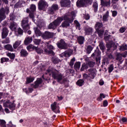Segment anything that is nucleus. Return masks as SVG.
Segmentation results:
<instances>
[{
  "label": "nucleus",
  "mask_w": 127,
  "mask_h": 127,
  "mask_svg": "<svg viewBox=\"0 0 127 127\" xmlns=\"http://www.w3.org/2000/svg\"><path fill=\"white\" fill-rule=\"evenodd\" d=\"M73 54V50H68L60 55V57H70Z\"/></svg>",
  "instance_id": "9"
},
{
  "label": "nucleus",
  "mask_w": 127,
  "mask_h": 127,
  "mask_svg": "<svg viewBox=\"0 0 127 127\" xmlns=\"http://www.w3.org/2000/svg\"><path fill=\"white\" fill-rule=\"evenodd\" d=\"M22 26L25 31H27L30 28L29 25H28V19L27 18H25L22 20Z\"/></svg>",
  "instance_id": "6"
},
{
  "label": "nucleus",
  "mask_w": 127,
  "mask_h": 127,
  "mask_svg": "<svg viewBox=\"0 0 127 127\" xmlns=\"http://www.w3.org/2000/svg\"><path fill=\"white\" fill-rule=\"evenodd\" d=\"M16 27H17V24L14 22H11L10 23L9 28L12 31H15L16 29Z\"/></svg>",
  "instance_id": "19"
},
{
  "label": "nucleus",
  "mask_w": 127,
  "mask_h": 127,
  "mask_svg": "<svg viewBox=\"0 0 127 127\" xmlns=\"http://www.w3.org/2000/svg\"><path fill=\"white\" fill-rule=\"evenodd\" d=\"M41 40L40 39H35L34 40V42L35 44L38 45L40 43Z\"/></svg>",
  "instance_id": "55"
},
{
  "label": "nucleus",
  "mask_w": 127,
  "mask_h": 127,
  "mask_svg": "<svg viewBox=\"0 0 127 127\" xmlns=\"http://www.w3.org/2000/svg\"><path fill=\"white\" fill-rule=\"evenodd\" d=\"M36 52H37L39 54H41V53H43V50H42L41 49L36 47V49H35Z\"/></svg>",
  "instance_id": "44"
},
{
  "label": "nucleus",
  "mask_w": 127,
  "mask_h": 127,
  "mask_svg": "<svg viewBox=\"0 0 127 127\" xmlns=\"http://www.w3.org/2000/svg\"><path fill=\"white\" fill-rule=\"evenodd\" d=\"M8 14L9 13V8L7 6L4 8V14Z\"/></svg>",
  "instance_id": "45"
},
{
  "label": "nucleus",
  "mask_w": 127,
  "mask_h": 127,
  "mask_svg": "<svg viewBox=\"0 0 127 127\" xmlns=\"http://www.w3.org/2000/svg\"><path fill=\"white\" fill-rule=\"evenodd\" d=\"M84 30L85 34H87V35H89V34H91V33L93 32V29L89 27L85 28Z\"/></svg>",
  "instance_id": "21"
},
{
  "label": "nucleus",
  "mask_w": 127,
  "mask_h": 127,
  "mask_svg": "<svg viewBox=\"0 0 127 127\" xmlns=\"http://www.w3.org/2000/svg\"><path fill=\"white\" fill-rule=\"evenodd\" d=\"M75 12H71V13H68L64 15L63 18L64 20H65L64 22L62 23V27H67V26H69L70 25L69 23H72L73 22V20H74L75 18Z\"/></svg>",
  "instance_id": "2"
},
{
  "label": "nucleus",
  "mask_w": 127,
  "mask_h": 127,
  "mask_svg": "<svg viewBox=\"0 0 127 127\" xmlns=\"http://www.w3.org/2000/svg\"><path fill=\"white\" fill-rule=\"evenodd\" d=\"M20 43H21V41H16L13 45V48L16 49V48L20 45Z\"/></svg>",
  "instance_id": "29"
},
{
  "label": "nucleus",
  "mask_w": 127,
  "mask_h": 127,
  "mask_svg": "<svg viewBox=\"0 0 127 127\" xmlns=\"http://www.w3.org/2000/svg\"><path fill=\"white\" fill-rule=\"evenodd\" d=\"M108 17H109V11H107L106 13L103 16V19L104 21H107L108 20Z\"/></svg>",
  "instance_id": "37"
},
{
  "label": "nucleus",
  "mask_w": 127,
  "mask_h": 127,
  "mask_svg": "<svg viewBox=\"0 0 127 127\" xmlns=\"http://www.w3.org/2000/svg\"><path fill=\"white\" fill-rule=\"evenodd\" d=\"M62 20H63V18L62 17L58 18L57 19L55 20L53 23L49 24L48 27L49 29H55V28H56L58 25H59V24L61 23Z\"/></svg>",
  "instance_id": "4"
},
{
  "label": "nucleus",
  "mask_w": 127,
  "mask_h": 127,
  "mask_svg": "<svg viewBox=\"0 0 127 127\" xmlns=\"http://www.w3.org/2000/svg\"><path fill=\"white\" fill-rule=\"evenodd\" d=\"M75 58H73L69 63V65L70 66L71 68L73 67V65H74V62H75Z\"/></svg>",
  "instance_id": "46"
},
{
  "label": "nucleus",
  "mask_w": 127,
  "mask_h": 127,
  "mask_svg": "<svg viewBox=\"0 0 127 127\" xmlns=\"http://www.w3.org/2000/svg\"><path fill=\"white\" fill-rule=\"evenodd\" d=\"M108 106V101L105 100L103 101V106L107 107Z\"/></svg>",
  "instance_id": "60"
},
{
  "label": "nucleus",
  "mask_w": 127,
  "mask_h": 127,
  "mask_svg": "<svg viewBox=\"0 0 127 127\" xmlns=\"http://www.w3.org/2000/svg\"><path fill=\"white\" fill-rule=\"evenodd\" d=\"M85 41V38L83 36H79L77 38V41L79 44H83Z\"/></svg>",
  "instance_id": "22"
},
{
  "label": "nucleus",
  "mask_w": 127,
  "mask_h": 127,
  "mask_svg": "<svg viewBox=\"0 0 127 127\" xmlns=\"http://www.w3.org/2000/svg\"><path fill=\"white\" fill-rule=\"evenodd\" d=\"M9 59L7 58H2L1 59V63H3V62H7Z\"/></svg>",
  "instance_id": "48"
},
{
  "label": "nucleus",
  "mask_w": 127,
  "mask_h": 127,
  "mask_svg": "<svg viewBox=\"0 0 127 127\" xmlns=\"http://www.w3.org/2000/svg\"><path fill=\"white\" fill-rule=\"evenodd\" d=\"M121 121L123 123H126L127 121V119L126 118H123L121 119Z\"/></svg>",
  "instance_id": "62"
},
{
  "label": "nucleus",
  "mask_w": 127,
  "mask_h": 127,
  "mask_svg": "<svg viewBox=\"0 0 127 127\" xmlns=\"http://www.w3.org/2000/svg\"><path fill=\"white\" fill-rule=\"evenodd\" d=\"M88 64L84 63L81 66V71H84V70L85 69L86 70L88 69Z\"/></svg>",
  "instance_id": "33"
},
{
  "label": "nucleus",
  "mask_w": 127,
  "mask_h": 127,
  "mask_svg": "<svg viewBox=\"0 0 127 127\" xmlns=\"http://www.w3.org/2000/svg\"><path fill=\"white\" fill-rule=\"evenodd\" d=\"M127 52L125 53V54H121V56H122L123 57L126 58L127 57Z\"/></svg>",
  "instance_id": "64"
},
{
  "label": "nucleus",
  "mask_w": 127,
  "mask_h": 127,
  "mask_svg": "<svg viewBox=\"0 0 127 127\" xmlns=\"http://www.w3.org/2000/svg\"><path fill=\"white\" fill-rule=\"evenodd\" d=\"M23 33V31H22V29L21 28L18 29V34H19L20 35H22V34Z\"/></svg>",
  "instance_id": "56"
},
{
  "label": "nucleus",
  "mask_w": 127,
  "mask_h": 127,
  "mask_svg": "<svg viewBox=\"0 0 127 127\" xmlns=\"http://www.w3.org/2000/svg\"><path fill=\"white\" fill-rule=\"evenodd\" d=\"M92 50H93V48H92V46H88L87 48V52H89V53H90V52H91V51H92Z\"/></svg>",
  "instance_id": "50"
},
{
  "label": "nucleus",
  "mask_w": 127,
  "mask_h": 127,
  "mask_svg": "<svg viewBox=\"0 0 127 127\" xmlns=\"http://www.w3.org/2000/svg\"><path fill=\"white\" fill-rule=\"evenodd\" d=\"M30 10L33 12L34 11H35L36 10V6L35 5L32 4L30 7Z\"/></svg>",
  "instance_id": "39"
},
{
  "label": "nucleus",
  "mask_w": 127,
  "mask_h": 127,
  "mask_svg": "<svg viewBox=\"0 0 127 127\" xmlns=\"http://www.w3.org/2000/svg\"><path fill=\"white\" fill-rule=\"evenodd\" d=\"M74 23L76 27V29H78V30H80V29H81V28H80V23H79L78 21L77 20L74 21Z\"/></svg>",
  "instance_id": "40"
},
{
  "label": "nucleus",
  "mask_w": 127,
  "mask_h": 127,
  "mask_svg": "<svg viewBox=\"0 0 127 127\" xmlns=\"http://www.w3.org/2000/svg\"><path fill=\"white\" fill-rule=\"evenodd\" d=\"M46 45L47 46V49H45L44 52L46 54H52L54 55V52L53 50L54 49V47L52 45H49L48 43H46Z\"/></svg>",
  "instance_id": "7"
},
{
  "label": "nucleus",
  "mask_w": 127,
  "mask_h": 127,
  "mask_svg": "<svg viewBox=\"0 0 127 127\" xmlns=\"http://www.w3.org/2000/svg\"><path fill=\"white\" fill-rule=\"evenodd\" d=\"M106 98V96L104 95V93H101L100 94L99 97L97 99L98 101L100 102L103 101V99H105Z\"/></svg>",
  "instance_id": "35"
},
{
  "label": "nucleus",
  "mask_w": 127,
  "mask_h": 127,
  "mask_svg": "<svg viewBox=\"0 0 127 127\" xmlns=\"http://www.w3.org/2000/svg\"><path fill=\"white\" fill-rule=\"evenodd\" d=\"M76 85L79 87H81V86L84 85V80L82 79L78 80L76 82Z\"/></svg>",
  "instance_id": "34"
},
{
  "label": "nucleus",
  "mask_w": 127,
  "mask_h": 127,
  "mask_svg": "<svg viewBox=\"0 0 127 127\" xmlns=\"http://www.w3.org/2000/svg\"><path fill=\"white\" fill-rule=\"evenodd\" d=\"M127 45L126 44L122 45L120 46L119 50L120 51H125V50H127Z\"/></svg>",
  "instance_id": "32"
},
{
  "label": "nucleus",
  "mask_w": 127,
  "mask_h": 127,
  "mask_svg": "<svg viewBox=\"0 0 127 127\" xmlns=\"http://www.w3.org/2000/svg\"><path fill=\"white\" fill-rule=\"evenodd\" d=\"M58 10V5L56 4H53L51 7L49 9V13L50 14H53L56 10Z\"/></svg>",
  "instance_id": "13"
},
{
  "label": "nucleus",
  "mask_w": 127,
  "mask_h": 127,
  "mask_svg": "<svg viewBox=\"0 0 127 127\" xmlns=\"http://www.w3.org/2000/svg\"><path fill=\"white\" fill-rule=\"evenodd\" d=\"M97 70L95 68H91L89 69L88 74L84 73L83 75L84 79H88L91 78V79H94L96 76V73Z\"/></svg>",
  "instance_id": "3"
},
{
  "label": "nucleus",
  "mask_w": 127,
  "mask_h": 127,
  "mask_svg": "<svg viewBox=\"0 0 127 127\" xmlns=\"http://www.w3.org/2000/svg\"><path fill=\"white\" fill-rule=\"evenodd\" d=\"M84 17L86 20L90 19V16H89V14L85 15Z\"/></svg>",
  "instance_id": "61"
},
{
  "label": "nucleus",
  "mask_w": 127,
  "mask_h": 127,
  "mask_svg": "<svg viewBox=\"0 0 127 127\" xmlns=\"http://www.w3.org/2000/svg\"><path fill=\"white\" fill-rule=\"evenodd\" d=\"M54 34L50 32H45L42 35V37L43 39H49V38H52Z\"/></svg>",
  "instance_id": "10"
},
{
  "label": "nucleus",
  "mask_w": 127,
  "mask_h": 127,
  "mask_svg": "<svg viewBox=\"0 0 127 127\" xmlns=\"http://www.w3.org/2000/svg\"><path fill=\"white\" fill-rule=\"evenodd\" d=\"M87 64L89 67H93L94 65H95V63L93 62H88Z\"/></svg>",
  "instance_id": "49"
},
{
  "label": "nucleus",
  "mask_w": 127,
  "mask_h": 127,
  "mask_svg": "<svg viewBox=\"0 0 127 127\" xmlns=\"http://www.w3.org/2000/svg\"><path fill=\"white\" fill-rule=\"evenodd\" d=\"M101 5L103 6H107V7H110L111 6V0H107L106 1H104V0H101Z\"/></svg>",
  "instance_id": "16"
},
{
  "label": "nucleus",
  "mask_w": 127,
  "mask_h": 127,
  "mask_svg": "<svg viewBox=\"0 0 127 127\" xmlns=\"http://www.w3.org/2000/svg\"><path fill=\"white\" fill-rule=\"evenodd\" d=\"M127 30V29L125 27H122L120 29V31L121 33H124Z\"/></svg>",
  "instance_id": "54"
},
{
  "label": "nucleus",
  "mask_w": 127,
  "mask_h": 127,
  "mask_svg": "<svg viewBox=\"0 0 127 127\" xmlns=\"http://www.w3.org/2000/svg\"><path fill=\"white\" fill-rule=\"evenodd\" d=\"M6 55L8 56V57H9V58L11 59H14V58H15V55H14V54L7 53L6 54Z\"/></svg>",
  "instance_id": "36"
},
{
  "label": "nucleus",
  "mask_w": 127,
  "mask_h": 127,
  "mask_svg": "<svg viewBox=\"0 0 127 127\" xmlns=\"http://www.w3.org/2000/svg\"><path fill=\"white\" fill-rule=\"evenodd\" d=\"M0 127H6V122L4 120H0Z\"/></svg>",
  "instance_id": "38"
},
{
  "label": "nucleus",
  "mask_w": 127,
  "mask_h": 127,
  "mask_svg": "<svg viewBox=\"0 0 127 127\" xmlns=\"http://www.w3.org/2000/svg\"><path fill=\"white\" fill-rule=\"evenodd\" d=\"M35 33L36 36H41L42 35L41 32H40V30L37 27L35 28Z\"/></svg>",
  "instance_id": "30"
},
{
  "label": "nucleus",
  "mask_w": 127,
  "mask_h": 127,
  "mask_svg": "<svg viewBox=\"0 0 127 127\" xmlns=\"http://www.w3.org/2000/svg\"><path fill=\"white\" fill-rule=\"evenodd\" d=\"M24 3H25V2L22 0H20L15 4V7H20V6H22V4Z\"/></svg>",
  "instance_id": "24"
},
{
  "label": "nucleus",
  "mask_w": 127,
  "mask_h": 127,
  "mask_svg": "<svg viewBox=\"0 0 127 127\" xmlns=\"http://www.w3.org/2000/svg\"><path fill=\"white\" fill-rule=\"evenodd\" d=\"M52 61L55 64H57L59 62V60L57 58H53Z\"/></svg>",
  "instance_id": "47"
},
{
  "label": "nucleus",
  "mask_w": 127,
  "mask_h": 127,
  "mask_svg": "<svg viewBox=\"0 0 127 127\" xmlns=\"http://www.w3.org/2000/svg\"><path fill=\"white\" fill-rule=\"evenodd\" d=\"M34 81V77H29L26 78V84H29V83H31Z\"/></svg>",
  "instance_id": "28"
},
{
  "label": "nucleus",
  "mask_w": 127,
  "mask_h": 127,
  "mask_svg": "<svg viewBox=\"0 0 127 127\" xmlns=\"http://www.w3.org/2000/svg\"><path fill=\"white\" fill-rule=\"evenodd\" d=\"M104 33V31L102 30H99L98 31V34L99 35V36L101 37L102 35H103V34Z\"/></svg>",
  "instance_id": "59"
},
{
  "label": "nucleus",
  "mask_w": 127,
  "mask_h": 127,
  "mask_svg": "<svg viewBox=\"0 0 127 127\" xmlns=\"http://www.w3.org/2000/svg\"><path fill=\"white\" fill-rule=\"evenodd\" d=\"M118 0H112V3H113V4H115V3H117Z\"/></svg>",
  "instance_id": "63"
},
{
  "label": "nucleus",
  "mask_w": 127,
  "mask_h": 127,
  "mask_svg": "<svg viewBox=\"0 0 127 127\" xmlns=\"http://www.w3.org/2000/svg\"><path fill=\"white\" fill-rule=\"evenodd\" d=\"M32 42V37H28L25 39L24 44L25 45H28L29 43H31Z\"/></svg>",
  "instance_id": "23"
},
{
  "label": "nucleus",
  "mask_w": 127,
  "mask_h": 127,
  "mask_svg": "<svg viewBox=\"0 0 127 127\" xmlns=\"http://www.w3.org/2000/svg\"><path fill=\"white\" fill-rule=\"evenodd\" d=\"M8 30L6 28H3L2 32V38H5L7 36Z\"/></svg>",
  "instance_id": "20"
},
{
  "label": "nucleus",
  "mask_w": 127,
  "mask_h": 127,
  "mask_svg": "<svg viewBox=\"0 0 127 127\" xmlns=\"http://www.w3.org/2000/svg\"><path fill=\"white\" fill-rule=\"evenodd\" d=\"M113 70H114V66L113 65H111L109 67V72L111 73V72H113Z\"/></svg>",
  "instance_id": "57"
},
{
  "label": "nucleus",
  "mask_w": 127,
  "mask_h": 127,
  "mask_svg": "<svg viewBox=\"0 0 127 127\" xmlns=\"http://www.w3.org/2000/svg\"><path fill=\"white\" fill-rule=\"evenodd\" d=\"M4 48L6 49V50H8L9 51H11V52L13 51V48H12V46L9 44L5 45Z\"/></svg>",
  "instance_id": "25"
},
{
  "label": "nucleus",
  "mask_w": 127,
  "mask_h": 127,
  "mask_svg": "<svg viewBox=\"0 0 127 127\" xmlns=\"http://www.w3.org/2000/svg\"><path fill=\"white\" fill-rule=\"evenodd\" d=\"M117 15H118V12L116 10L112 11V16H113V17L117 16Z\"/></svg>",
  "instance_id": "53"
},
{
  "label": "nucleus",
  "mask_w": 127,
  "mask_h": 127,
  "mask_svg": "<svg viewBox=\"0 0 127 127\" xmlns=\"http://www.w3.org/2000/svg\"><path fill=\"white\" fill-rule=\"evenodd\" d=\"M103 27V24L100 22H97L95 26V27L96 30H99V29H100V28H101V27Z\"/></svg>",
  "instance_id": "31"
},
{
  "label": "nucleus",
  "mask_w": 127,
  "mask_h": 127,
  "mask_svg": "<svg viewBox=\"0 0 127 127\" xmlns=\"http://www.w3.org/2000/svg\"><path fill=\"white\" fill-rule=\"evenodd\" d=\"M20 55L22 57H25V56H27L28 55V53H27V51L23 49L20 52Z\"/></svg>",
  "instance_id": "26"
},
{
  "label": "nucleus",
  "mask_w": 127,
  "mask_h": 127,
  "mask_svg": "<svg viewBox=\"0 0 127 127\" xmlns=\"http://www.w3.org/2000/svg\"><path fill=\"white\" fill-rule=\"evenodd\" d=\"M47 74H49L50 76L54 78L55 80H57L58 82H61L62 80H63V83H65V82H67L68 79L67 78H64V76L63 74L61 73V72L58 71L57 70L51 69H48L47 70Z\"/></svg>",
  "instance_id": "1"
},
{
  "label": "nucleus",
  "mask_w": 127,
  "mask_h": 127,
  "mask_svg": "<svg viewBox=\"0 0 127 127\" xmlns=\"http://www.w3.org/2000/svg\"><path fill=\"white\" fill-rule=\"evenodd\" d=\"M90 2H91V0H78L76 2V5L79 7H82V6H84Z\"/></svg>",
  "instance_id": "8"
},
{
  "label": "nucleus",
  "mask_w": 127,
  "mask_h": 127,
  "mask_svg": "<svg viewBox=\"0 0 127 127\" xmlns=\"http://www.w3.org/2000/svg\"><path fill=\"white\" fill-rule=\"evenodd\" d=\"M42 83V79H41V78H39L35 82L33 87L35 88H38V87H39L40 84Z\"/></svg>",
  "instance_id": "17"
},
{
  "label": "nucleus",
  "mask_w": 127,
  "mask_h": 127,
  "mask_svg": "<svg viewBox=\"0 0 127 127\" xmlns=\"http://www.w3.org/2000/svg\"><path fill=\"white\" fill-rule=\"evenodd\" d=\"M2 43H3L4 44H6L7 43H9V39L7 38L5 40H3L2 42Z\"/></svg>",
  "instance_id": "52"
},
{
  "label": "nucleus",
  "mask_w": 127,
  "mask_h": 127,
  "mask_svg": "<svg viewBox=\"0 0 127 127\" xmlns=\"http://www.w3.org/2000/svg\"><path fill=\"white\" fill-rule=\"evenodd\" d=\"M46 6H48V5H47V2H46L45 0H41L39 1L38 3L39 9H43V8L46 7Z\"/></svg>",
  "instance_id": "11"
},
{
  "label": "nucleus",
  "mask_w": 127,
  "mask_h": 127,
  "mask_svg": "<svg viewBox=\"0 0 127 127\" xmlns=\"http://www.w3.org/2000/svg\"><path fill=\"white\" fill-rule=\"evenodd\" d=\"M80 66H81V63H80V62H77L74 64V67L75 70H78L80 69Z\"/></svg>",
  "instance_id": "27"
},
{
  "label": "nucleus",
  "mask_w": 127,
  "mask_h": 127,
  "mask_svg": "<svg viewBox=\"0 0 127 127\" xmlns=\"http://www.w3.org/2000/svg\"><path fill=\"white\" fill-rule=\"evenodd\" d=\"M58 47L59 48H61V49H65L66 48V43L63 40H61L60 41L57 43Z\"/></svg>",
  "instance_id": "15"
},
{
  "label": "nucleus",
  "mask_w": 127,
  "mask_h": 127,
  "mask_svg": "<svg viewBox=\"0 0 127 127\" xmlns=\"http://www.w3.org/2000/svg\"><path fill=\"white\" fill-rule=\"evenodd\" d=\"M51 109L55 113H57L60 112L59 106H57V102H54V103L51 105Z\"/></svg>",
  "instance_id": "12"
},
{
  "label": "nucleus",
  "mask_w": 127,
  "mask_h": 127,
  "mask_svg": "<svg viewBox=\"0 0 127 127\" xmlns=\"http://www.w3.org/2000/svg\"><path fill=\"white\" fill-rule=\"evenodd\" d=\"M27 50H31V49H36V47L32 45H30L27 47Z\"/></svg>",
  "instance_id": "43"
},
{
  "label": "nucleus",
  "mask_w": 127,
  "mask_h": 127,
  "mask_svg": "<svg viewBox=\"0 0 127 127\" xmlns=\"http://www.w3.org/2000/svg\"><path fill=\"white\" fill-rule=\"evenodd\" d=\"M99 47L100 49H101V50H104V49H105V46L104 45V44H103V43H101L99 44Z\"/></svg>",
  "instance_id": "51"
},
{
  "label": "nucleus",
  "mask_w": 127,
  "mask_h": 127,
  "mask_svg": "<svg viewBox=\"0 0 127 127\" xmlns=\"http://www.w3.org/2000/svg\"><path fill=\"white\" fill-rule=\"evenodd\" d=\"M3 106L6 108H9L11 111H14L15 110V104L10 102L9 100L3 102Z\"/></svg>",
  "instance_id": "5"
},
{
  "label": "nucleus",
  "mask_w": 127,
  "mask_h": 127,
  "mask_svg": "<svg viewBox=\"0 0 127 127\" xmlns=\"http://www.w3.org/2000/svg\"><path fill=\"white\" fill-rule=\"evenodd\" d=\"M93 8H94L95 12L98 11V2H95L93 5Z\"/></svg>",
  "instance_id": "41"
},
{
  "label": "nucleus",
  "mask_w": 127,
  "mask_h": 127,
  "mask_svg": "<svg viewBox=\"0 0 127 127\" xmlns=\"http://www.w3.org/2000/svg\"><path fill=\"white\" fill-rule=\"evenodd\" d=\"M104 39L107 42V43L108 42H111V41H112V39H111V35L105 36Z\"/></svg>",
  "instance_id": "42"
},
{
  "label": "nucleus",
  "mask_w": 127,
  "mask_h": 127,
  "mask_svg": "<svg viewBox=\"0 0 127 127\" xmlns=\"http://www.w3.org/2000/svg\"><path fill=\"white\" fill-rule=\"evenodd\" d=\"M6 16L4 14V8L2 7L0 9V21L5 19Z\"/></svg>",
  "instance_id": "14"
},
{
  "label": "nucleus",
  "mask_w": 127,
  "mask_h": 127,
  "mask_svg": "<svg viewBox=\"0 0 127 127\" xmlns=\"http://www.w3.org/2000/svg\"><path fill=\"white\" fill-rule=\"evenodd\" d=\"M99 52L98 51H95L92 55H91L92 57H95V56H98Z\"/></svg>",
  "instance_id": "58"
},
{
  "label": "nucleus",
  "mask_w": 127,
  "mask_h": 127,
  "mask_svg": "<svg viewBox=\"0 0 127 127\" xmlns=\"http://www.w3.org/2000/svg\"><path fill=\"white\" fill-rule=\"evenodd\" d=\"M61 4L62 6H69L70 5V0H62Z\"/></svg>",
  "instance_id": "18"
}]
</instances>
